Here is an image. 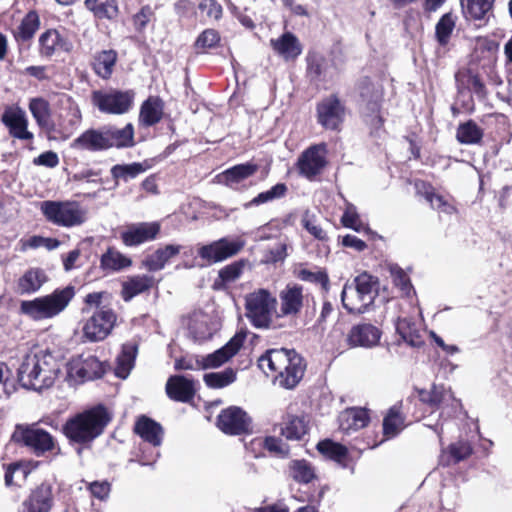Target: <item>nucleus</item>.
<instances>
[{
	"label": "nucleus",
	"mask_w": 512,
	"mask_h": 512,
	"mask_svg": "<svg viewBox=\"0 0 512 512\" xmlns=\"http://www.w3.org/2000/svg\"><path fill=\"white\" fill-rule=\"evenodd\" d=\"M258 366L266 374L270 372L283 388H294L303 378L306 363L294 349H270L259 357Z\"/></svg>",
	"instance_id": "obj_1"
},
{
	"label": "nucleus",
	"mask_w": 512,
	"mask_h": 512,
	"mask_svg": "<svg viewBox=\"0 0 512 512\" xmlns=\"http://www.w3.org/2000/svg\"><path fill=\"white\" fill-rule=\"evenodd\" d=\"M112 415L103 405H97L70 417L63 425V433L70 442L88 445L103 434Z\"/></svg>",
	"instance_id": "obj_2"
},
{
	"label": "nucleus",
	"mask_w": 512,
	"mask_h": 512,
	"mask_svg": "<svg viewBox=\"0 0 512 512\" xmlns=\"http://www.w3.org/2000/svg\"><path fill=\"white\" fill-rule=\"evenodd\" d=\"M58 373L59 367L54 357L41 351L24 357L18 369V378L23 387L41 391L53 385Z\"/></svg>",
	"instance_id": "obj_3"
},
{
	"label": "nucleus",
	"mask_w": 512,
	"mask_h": 512,
	"mask_svg": "<svg viewBox=\"0 0 512 512\" xmlns=\"http://www.w3.org/2000/svg\"><path fill=\"white\" fill-rule=\"evenodd\" d=\"M378 278L363 272L352 283H346L341 293L344 308L349 313L361 314L367 311L378 295Z\"/></svg>",
	"instance_id": "obj_4"
},
{
	"label": "nucleus",
	"mask_w": 512,
	"mask_h": 512,
	"mask_svg": "<svg viewBox=\"0 0 512 512\" xmlns=\"http://www.w3.org/2000/svg\"><path fill=\"white\" fill-rule=\"evenodd\" d=\"M75 296L73 286L55 289L51 294L23 301L21 311L31 319L41 321L62 313Z\"/></svg>",
	"instance_id": "obj_5"
},
{
	"label": "nucleus",
	"mask_w": 512,
	"mask_h": 512,
	"mask_svg": "<svg viewBox=\"0 0 512 512\" xmlns=\"http://www.w3.org/2000/svg\"><path fill=\"white\" fill-rule=\"evenodd\" d=\"M276 303V298L268 290H255L245 297V315L255 328L268 329L272 324Z\"/></svg>",
	"instance_id": "obj_6"
},
{
	"label": "nucleus",
	"mask_w": 512,
	"mask_h": 512,
	"mask_svg": "<svg viewBox=\"0 0 512 512\" xmlns=\"http://www.w3.org/2000/svg\"><path fill=\"white\" fill-rule=\"evenodd\" d=\"M11 439L14 443L28 448L37 457L53 451L56 445L54 437L37 424H17Z\"/></svg>",
	"instance_id": "obj_7"
},
{
	"label": "nucleus",
	"mask_w": 512,
	"mask_h": 512,
	"mask_svg": "<svg viewBox=\"0 0 512 512\" xmlns=\"http://www.w3.org/2000/svg\"><path fill=\"white\" fill-rule=\"evenodd\" d=\"M41 211L49 222L62 227L79 226L86 221V211L76 201H44Z\"/></svg>",
	"instance_id": "obj_8"
},
{
	"label": "nucleus",
	"mask_w": 512,
	"mask_h": 512,
	"mask_svg": "<svg viewBox=\"0 0 512 512\" xmlns=\"http://www.w3.org/2000/svg\"><path fill=\"white\" fill-rule=\"evenodd\" d=\"M118 316L111 307L95 309L82 326V336L88 342L106 339L117 324Z\"/></svg>",
	"instance_id": "obj_9"
},
{
	"label": "nucleus",
	"mask_w": 512,
	"mask_h": 512,
	"mask_svg": "<svg viewBox=\"0 0 512 512\" xmlns=\"http://www.w3.org/2000/svg\"><path fill=\"white\" fill-rule=\"evenodd\" d=\"M134 97L132 90H97L92 93V103L102 113L121 115L131 109Z\"/></svg>",
	"instance_id": "obj_10"
},
{
	"label": "nucleus",
	"mask_w": 512,
	"mask_h": 512,
	"mask_svg": "<svg viewBox=\"0 0 512 512\" xmlns=\"http://www.w3.org/2000/svg\"><path fill=\"white\" fill-rule=\"evenodd\" d=\"M105 372V363L92 354L79 355L67 364V377L74 383L101 378Z\"/></svg>",
	"instance_id": "obj_11"
},
{
	"label": "nucleus",
	"mask_w": 512,
	"mask_h": 512,
	"mask_svg": "<svg viewBox=\"0 0 512 512\" xmlns=\"http://www.w3.org/2000/svg\"><path fill=\"white\" fill-rule=\"evenodd\" d=\"M245 242L240 239L221 238L198 249V255L209 264L224 261L242 250Z\"/></svg>",
	"instance_id": "obj_12"
},
{
	"label": "nucleus",
	"mask_w": 512,
	"mask_h": 512,
	"mask_svg": "<svg viewBox=\"0 0 512 512\" xmlns=\"http://www.w3.org/2000/svg\"><path fill=\"white\" fill-rule=\"evenodd\" d=\"M217 425L226 434L241 435L251 431V418L240 407L231 406L221 411Z\"/></svg>",
	"instance_id": "obj_13"
},
{
	"label": "nucleus",
	"mask_w": 512,
	"mask_h": 512,
	"mask_svg": "<svg viewBox=\"0 0 512 512\" xmlns=\"http://www.w3.org/2000/svg\"><path fill=\"white\" fill-rule=\"evenodd\" d=\"M326 155L327 147L324 143L306 149L298 159L300 174L310 180L320 174L327 164Z\"/></svg>",
	"instance_id": "obj_14"
},
{
	"label": "nucleus",
	"mask_w": 512,
	"mask_h": 512,
	"mask_svg": "<svg viewBox=\"0 0 512 512\" xmlns=\"http://www.w3.org/2000/svg\"><path fill=\"white\" fill-rule=\"evenodd\" d=\"M2 123L8 128L10 136L19 140L32 141L34 135L28 130V119L25 111L16 107H7L2 116Z\"/></svg>",
	"instance_id": "obj_15"
},
{
	"label": "nucleus",
	"mask_w": 512,
	"mask_h": 512,
	"mask_svg": "<svg viewBox=\"0 0 512 512\" xmlns=\"http://www.w3.org/2000/svg\"><path fill=\"white\" fill-rule=\"evenodd\" d=\"M317 116L323 127L336 130L343 121L344 108L336 96H330L318 104Z\"/></svg>",
	"instance_id": "obj_16"
},
{
	"label": "nucleus",
	"mask_w": 512,
	"mask_h": 512,
	"mask_svg": "<svg viewBox=\"0 0 512 512\" xmlns=\"http://www.w3.org/2000/svg\"><path fill=\"white\" fill-rule=\"evenodd\" d=\"M246 332H237L222 348L202 358L204 369L217 368L226 363L242 347Z\"/></svg>",
	"instance_id": "obj_17"
},
{
	"label": "nucleus",
	"mask_w": 512,
	"mask_h": 512,
	"mask_svg": "<svg viewBox=\"0 0 512 512\" xmlns=\"http://www.w3.org/2000/svg\"><path fill=\"white\" fill-rule=\"evenodd\" d=\"M359 92L366 103L367 109L371 111V124L380 126L382 124V118L379 115L380 102L383 96L382 87L373 83L369 78H364L359 83Z\"/></svg>",
	"instance_id": "obj_18"
},
{
	"label": "nucleus",
	"mask_w": 512,
	"mask_h": 512,
	"mask_svg": "<svg viewBox=\"0 0 512 512\" xmlns=\"http://www.w3.org/2000/svg\"><path fill=\"white\" fill-rule=\"evenodd\" d=\"M281 316H296L303 308L305 295L303 287L289 283L279 293Z\"/></svg>",
	"instance_id": "obj_19"
},
{
	"label": "nucleus",
	"mask_w": 512,
	"mask_h": 512,
	"mask_svg": "<svg viewBox=\"0 0 512 512\" xmlns=\"http://www.w3.org/2000/svg\"><path fill=\"white\" fill-rule=\"evenodd\" d=\"M160 225L156 222H142L127 227L121 233V239L126 246H136L156 238Z\"/></svg>",
	"instance_id": "obj_20"
},
{
	"label": "nucleus",
	"mask_w": 512,
	"mask_h": 512,
	"mask_svg": "<svg viewBox=\"0 0 512 512\" xmlns=\"http://www.w3.org/2000/svg\"><path fill=\"white\" fill-rule=\"evenodd\" d=\"M381 330L371 323H359L349 331L347 341L352 347L371 348L379 343Z\"/></svg>",
	"instance_id": "obj_21"
},
{
	"label": "nucleus",
	"mask_w": 512,
	"mask_h": 512,
	"mask_svg": "<svg viewBox=\"0 0 512 512\" xmlns=\"http://www.w3.org/2000/svg\"><path fill=\"white\" fill-rule=\"evenodd\" d=\"M165 388L170 399L183 403L191 401L196 393L194 380L182 375L169 377Z\"/></svg>",
	"instance_id": "obj_22"
},
{
	"label": "nucleus",
	"mask_w": 512,
	"mask_h": 512,
	"mask_svg": "<svg viewBox=\"0 0 512 512\" xmlns=\"http://www.w3.org/2000/svg\"><path fill=\"white\" fill-rule=\"evenodd\" d=\"M52 487L48 483H41L23 502L20 512H49L52 507Z\"/></svg>",
	"instance_id": "obj_23"
},
{
	"label": "nucleus",
	"mask_w": 512,
	"mask_h": 512,
	"mask_svg": "<svg viewBox=\"0 0 512 512\" xmlns=\"http://www.w3.org/2000/svg\"><path fill=\"white\" fill-rule=\"evenodd\" d=\"M270 45L285 61L295 60L303 50L299 39L291 32H285L279 38L271 39Z\"/></svg>",
	"instance_id": "obj_24"
},
{
	"label": "nucleus",
	"mask_w": 512,
	"mask_h": 512,
	"mask_svg": "<svg viewBox=\"0 0 512 512\" xmlns=\"http://www.w3.org/2000/svg\"><path fill=\"white\" fill-rule=\"evenodd\" d=\"M134 431L145 442L150 443L154 447H158L162 443L163 428L159 423L149 417H139L135 423Z\"/></svg>",
	"instance_id": "obj_25"
},
{
	"label": "nucleus",
	"mask_w": 512,
	"mask_h": 512,
	"mask_svg": "<svg viewBox=\"0 0 512 512\" xmlns=\"http://www.w3.org/2000/svg\"><path fill=\"white\" fill-rule=\"evenodd\" d=\"M40 54L45 57H51L56 51L62 50L69 52L71 43L63 39L57 30L50 29L44 32L39 38Z\"/></svg>",
	"instance_id": "obj_26"
},
{
	"label": "nucleus",
	"mask_w": 512,
	"mask_h": 512,
	"mask_svg": "<svg viewBox=\"0 0 512 512\" xmlns=\"http://www.w3.org/2000/svg\"><path fill=\"white\" fill-rule=\"evenodd\" d=\"M258 169V165L252 162L238 164L225 170L220 176V181L230 188H236L239 183L254 175Z\"/></svg>",
	"instance_id": "obj_27"
},
{
	"label": "nucleus",
	"mask_w": 512,
	"mask_h": 512,
	"mask_svg": "<svg viewBox=\"0 0 512 512\" xmlns=\"http://www.w3.org/2000/svg\"><path fill=\"white\" fill-rule=\"evenodd\" d=\"M72 146L90 151L108 149L104 128L102 130L89 129L85 131L73 141Z\"/></svg>",
	"instance_id": "obj_28"
},
{
	"label": "nucleus",
	"mask_w": 512,
	"mask_h": 512,
	"mask_svg": "<svg viewBox=\"0 0 512 512\" xmlns=\"http://www.w3.org/2000/svg\"><path fill=\"white\" fill-rule=\"evenodd\" d=\"M104 131L108 148H125L134 145V127L131 123L121 129L113 126L105 127Z\"/></svg>",
	"instance_id": "obj_29"
},
{
	"label": "nucleus",
	"mask_w": 512,
	"mask_h": 512,
	"mask_svg": "<svg viewBox=\"0 0 512 512\" xmlns=\"http://www.w3.org/2000/svg\"><path fill=\"white\" fill-rule=\"evenodd\" d=\"M369 416L364 409L352 408L341 413L339 417V428L349 433L367 426Z\"/></svg>",
	"instance_id": "obj_30"
},
{
	"label": "nucleus",
	"mask_w": 512,
	"mask_h": 512,
	"mask_svg": "<svg viewBox=\"0 0 512 512\" xmlns=\"http://www.w3.org/2000/svg\"><path fill=\"white\" fill-rule=\"evenodd\" d=\"M472 454V447L467 441H457L448 446L446 450H442L439 457V463L442 466H450L465 460Z\"/></svg>",
	"instance_id": "obj_31"
},
{
	"label": "nucleus",
	"mask_w": 512,
	"mask_h": 512,
	"mask_svg": "<svg viewBox=\"0 0 512 512\" xmlns=\"http://www.w3.org/2000/svg\"><path fill=\"white\" fill-rule=\"evenodd\" d=\"M47 281V276L42 269L31 268L18 280L17 289L20 294H31L38 291Z\"/></svg>",
	"instance_id": "obj_32"
},
{
	"label": "nucleus",
	"mask_w": 512,
	"mask_h": 512,
	"mask_svg": "<svg viewBox=\"0 0 512 512\" xmlns=\"http://www.w3.org/2000/svg\"><path fill=\"white\" fill-rule=\"evenodd\" d=\"M180 250V245H166L149 255L145 259L144 264L149 271H159L164 268L169 259L179 254Z\"/></svg>",
	"instance_id": "obj_33"
},
{
	"label": "nucleus",
	"mask_w": 512,
	"mask_h": 512,
	"mask_svg": "<svg viewBox=\"0 0 512 512\" xmlns=\"http://www.w3.org/2000/svg\"><path fill=\"white\" fill-rule=\"evenodd\" d=\"M494 0H461L463 13L467 19L487 21Z\"/></svg>",
	"instance_id": "obj_34"
},
{
	"label": "nucleus",
	"mask_w": 512,
	"mask_h": 512,
	"mask_svg": "<svg viewBox=\"0 0 512 512\" xmlns=\"http://www.w3.org/2000/svg\"><path fill=\"white\" fill-rule=\"evenodd\" d=\"M117 61L116 51L102 50L97 52L93 57V70L94 72L103 79L110 78L113 68Z\"/></svg>",
	"instance_id": "obj_35"
},
{
	"label": "nucleus",
	"mask_w": 512,
	"mask_h": 512,
	"mask_svg": "<svg viewBox=\"0 0 512 512\" xmlns=\"http://www.w3.org/2000/svg\"><path fill=\"white\" fill-rule=\"evenodd\" d=\"M153 284V278L148 275H138L129 278L122 284V298L125 302L147 291Z\"/></svg>",
	"instance_id": "obj_36"
},
{
	"label": "nucleus",
	"mask_w": 512,
	"mask_h": 512,
	"mask_svg": "<svg viewBox=\"0 0 512 512\" xmlns=\"http://www.w3.org/2000/svg\"><path fill=\"white\" fill-rule=\"evenodd\" d=\"M163 115V104L155 97L148 98L140 108L139 121L145 126L157 124Z\"/></svg>",
	"instance_id": "obj_37"
},
{
	"label": "nucleus",
	"mask_w": 512,
	"mask_h": 512,
	"mask_svg": "<svg viewBox=\"0 0 512 512\" xmlns=\"http://www.w3.org/2000/svg\"><path fill=\"white\" fill-rule=\"evenodd\" d=\"M214 328L210 325L208 315L195 313L189 322V333L196 341H204L213 335Z\"/></svg>",
	"instance_id": "obj_38"
},
{
	"label": "nucleus",
	"mask_w": 512,
	"mask_h": 512,
	"mask_svg": "<svg viewBox=\"0 0 512 512\" xmlns=\"http://www.w3.org/2000/svg\"><path fill=\"white\" fill-rule=\"evenodd\" d=\"M29 110L40 128H51V110L47 100L42 97L30 99Z\"/></svg>",
	"instance_id": "obj_39"
},
{
	"label": "nucleus",
	"mask_w": 512,
	"mask_h": 512,
	"mask_svg": "<svg viewBox=\"0 0 512 512\" xmlns=\"http://www.w3.org/2000/svg\"><path fill=\"white\" fill-rule=\"evenodd\" d=\"M289 476L298 483H310L315 478L313 466L304 459H294L288 465Z\"/></svg>",
	"instance_id": "obj_40"
},
{
	"label": "nucleus",
	"mask_w": 512,
	"mask_h": 512,
	"mask_svg": "<svg viewBox=\"0 0 512 512\" xmlns=\"http://www.w3.org/2000/svg\"><path fill=\"white\" fill-rule=\"evenodd\" d=\"M85 6L99 19H114L118 15L116 0H85Z\"/></svg>",
	"instance_id": "obj_41"
},
{
	"label": "nucleus",
	"mask_w": 512,
	"mask_h": 512,
	"mask_svg": "<svg viewBox=\"0 0 512 512\" xmlns=\"http://www.w3.org/2000/svg\"><path fill=\"white\" fill-rule=\"evenodd\" d=\"M397 332L401 338L411 347H420L424 341L417 325L407 318L399 319Z\"/></svg>",
	"instance_id": "obj_42"
},
{
	"label": "nucleus",
	"mask_w": 512,
	"mask_h": 512,
	"mask_svg": "<svg viewBox=\"0 0 512 512\" xmlns=\"http://www.w3.org/2000/svg\"><path fill=\"white\" fill-rule=\"evenodd\" d=\"M40 25L36 12L30 11L14 31V37L18 42H26L33 38Z\"/></svg>",
	"instance_id": "obj_43"
},
{
	"label": "nucleus",
	"mask_w": 512,
	"mask_h": 512,
	"mask_svg": "<svg viewBox=\"0 0 512 512\" xmlns=\"http://www.w3.org/2000/svg\"><path fill=\"white\" fill-rule=\"evenodd\" d=\"M137 348L132 344H124L122 351L117 357L116 375L120 378H126L134 366Z\"/></svg>",
	"instance_id": "obj_44"
},
{
	"label": "nucleus",
	"mask_w": 512,
	"mask_h": 512,
	"mask_svg": "<svg viewBox=\"0 0 512 512\" xmlns=\"http://www.w3.org/2000/svg\"><path fill=\"white\" fill-rule=\"evenodd\" d=\"M307 433L305 420L289 415L281 427V435L288 440H300Z\"/></svg>",
	"instance_id": "obj_45"
},
{
	"label": "nucleus",
	"mask_w": 512,
	"mask_h": 512,
	"mask_svg": "<svg viewBox=\"0 0 512 512\" xmlns=\"http://www.w3.org/2000/svg\"><path fill=\"white\" fill-rule=\"evenodd\" d=\"M404 428V417L400 406H392L383 420L384 435L391 438L396 436Z\"/></svg>",
	"instance_id": "obj_46"
},
{
	"label": "nucleus",
	"mask_w": 512,
	"mask_h": 512,
	"mask_svg": "<svg viewBox=\"0 0 512 512\" xmlns=\"http://www.w3.org/2000/svg\"><path fill=\"white\" fill-rule=\"evenodd\" d=\"M483 137V130L472 120L460 124L456 138L461 144H477Z\"/></svg>",
	"instance_id": "obj_47"
},
{
	"label": "nucleus",
	"mask_w": 512,
	"mask_h": 512,
	"mask_svg": "<svg viewBox=\"0 0 512 512\" xmlns=\"http://www.w3.org/2000/svg\"><path fill=\"white\" fill-rule=\"evenodd\" d=\"M205 384L209 388L220 389L232 384L236 380V372L227 368L220 372L206 373L203 376Z\"/></svg>",
	"instance_id": "obj_48"
},
{
	"label": "nucleus",
	"mask_w": 512,
	"mask_h": 512,
	"mask_svg": "<svg viewBox=\"0 0 512 512\" xmlns=\"http://www.w3.org/2000/svg\"><path fill=\"white\" fill-rule=\"evenodd\" d=\"M455 23L452 13H446L439 19L435 27V36L440 45L445 46L449 42Z\"/></svg>",
	"instance_id": "obj_49"
},
{
	"label": "nucleus",
	"mask_w": 512,
	"mask_h": 512,
	"mask_svg": "<svg viewBox=\"0 0 512 512\" xmlns=\"http://www.w3.org/2000/svg\"><path fill=\"white\" fill-rule=\"evenodd\" d=\"M318 451L327 458L338 463H343L347 457V448L331 440H324L318 443Z\"/></svg>",
	"instance_id": "obj_50"
},
{
	"label": "nucleus",
	"mask_w": 512,
	"mask_h": 512,
	"mask_svg": "<svg viewBox=\"0 0 512 512\" xmlns=\"http://www.w3.org/2000/svg\"><path fill=\"white\" fill-rule=\"evenodd\" d=\"M146 168L142 163L117 164L111 168V175L114 179H122L127 182L145 172Z\"/></svg>",
	"instance_id": "obj_51"
},
{
	"label": "nucleus",
	"mask_w": 512,
	"mask_h": 512,
	"mask_svg": "<svg viewBox=\"0 0 512 512\" xmlns=\"http://www.w3.org/2000/svg\"><path fill=\"white\" fill-rule=\"evenodd\" d=\"M301 224L304 229L319 241L328 239L326 231L319 225L318 218L310 210H305L302 214Z\"/></svg>",
	"instance_id": "obj_52"
},
{
	"label": "nucleus",
	"mask_w": 512,
	"mask_h": 512,
	"mask_svg": "<svg viewBox=\"0 0 512 512\" xmlns=\"http://www.w3.org/2000/svg\"><path fill=\"white\" fill-rule=\"evenodd\" d=\"M131 265V260L120 252L108 249L101 257V266L104 269L120 270Z\"/></svg>",
	"instance_id": "obj_53"
},
{
	"label": "nucleus",
	"mask_w": 512,
	"mask_h": 512,
	"mask_svg": "<svg viewBox=\"0 0 512 512\" xmlns=\"http://www.w3.org/2000/svg\"><path fill=\"white\" fill-rule=\"evenodd\" d=\"M296 276L302 281L320 284L324 290L329 288V277L325 270L317 269L315 271L301 268L296 271Z\"/></svg>",
	"instance_id": "obj_54"
},
{
	"label": "nucleus",
	"mask_w": 512,
	"mask_h": 512,
	"mask_svg": "<svg viewBox=\"0 0 512 512\" xmlns=\"http://www.w3.org/2000/svg\"><path fill=\"white\" fill-rule=\"evenodd\" d=\"M287 192V187L283 183H278L273 186L271 189L259 193L255 198H253L246 206L252 205H260L275 199H280L285 196Z\"/></svg>",
	"instance_id": "obj_55"
},
{
	"label": "nucleus",
	"mask_w": 512,
	"mask_h": 512,
	"mask_svg": "<svg viewBox=\"0 0 512 512\" xmlns=\"http://www.w3.org/2000/svg\"><path fill=\"white\" fill-rule=\"evenodd\" d=\"M341 223L344 227L351 228L357 232L364 230V225L361 223L356 207L348 203L345 211L341 217Z\"/></svg>",
	"instance_id": "obj_56"
},
{
	"label": "nucleus",
	"mask_w": 512,
	"mask_h": 512,
	"mask_svg": "<svg viewBox=\"0 0 512 512\" xmlns=\"http://www.w3.org/2000/svg\"><path fill=\"white\" fill-rule=\"evenodd\" d=\"M390 274L393 278L394 284L399 287L406 295H409L413 289L410 279L405 271L397 264H391L389 266Z\"/></svg>",
	"instance_id": "obj_57"
},
{
	"label": "nucleus",
	"mask_w": 512,
	"mask_h": 512,
	"mask_svg": "<svg viewBox=\"0 0 512 512\" xmlns=\"http://www.w3.org/2000/svg\"><path fill=\"white\" fill-rule=\"evenodd\" d=\"M424 197L433 209L446 214H452L455 211L452 204H450L442 195L434 193L433 190H426Z\"/></svg>",
	"instance_id": "obj_58"
},
{
	"label": "nucleus",
	"mask_w": 512,
	"mask_h": 512,
	"mask_svg": "<svg viewBox=\"0 0 512 512\" xmlns=\"http://www.w3.org/2000/svg\"><path fill=\"white\" fill-rule=\"evenodd\" d=\"M27 475L28 470L24 465L19 462L11 463L6 467L4 476L5 484L7 486H11L14 484V477L24 480L26 479Z\"/></svg>",
	"instance_id": "obj_59"
},
{
	"label": "nucleus",
	"mask_w": 512,
	"mask_h": 512,
	"mask_svg": "<svg viewBox=\"0 0 512 512\" xmlns=\"http://www.w3.org/2000/svg\"><path fill=\"white\" fill-rule=\"evenodd\" d=\"M264 448L276 456L285 458L289 454V446L281 439L269 436L264 440Z\"/></svg>",
	"instance_id": "obj_60"
},
{
	"label": "nucleus",
	"mask_w": 512,
	"mask_h": 512,
	"mask_svg": "<svg viewBox=\"0 0 512 512\" xmlns=\"http://www.w3.org/2000/svg\"><path fill=\"white\" fill-rule=\"evenodd\" d=\"M154 17V11L149 5L143 6L139 12L133 16V25L138 32H143L147 24Z\"/></svg>",
	"instance_id": "obj_61"
},
{
	"label": "nucleus",
	"mask_w": 512,
	"mask_h": 512,
	"mask_svg": "<svg viewBox=\"0 0 512 512\" xmlns=\"http://www.w3.org/2000/svg\"><path fill=\"white\" fill-rule=\"evenodd\" d=\"M219 40L220 38L216 30L206 29L197 38L195 46L196 48L202 49L212 48L219 42Z\"/></svg>",
	"instance_id": "obj_62"
},
{
	"label": "nucleus",
	"mask_w": 512,
	"mask_h": 512,
	"mask_svg": "<svg viewBox=\"0 0 512 512\" xmlns=\"http://www.w3.org/2000/svg\"><path fill=\"white\" fill-rule=\"evenodd\" d=\"M243 265L240 262H235L225 266L219 271V278L224 283H230L238 279L242 273Z\"/></svg>",
	"instance_id": "obj_63"
},
{
	"label": "nucleus",
	"mask_w": 512,
	"mask_h": 512,
	"mask_svg": "<svg viewBox=\"0 0 512 512\" xmlns=\"http://www.w3.org/2000/svg\"><path fill=\"white\" fill-rule=\"evenodd\" d=\"M199 9L210 19L218 20L222 16V6L216 0H202Z\"/></svg>",
	"instance_id": "obj_64"
}]
</instances>
